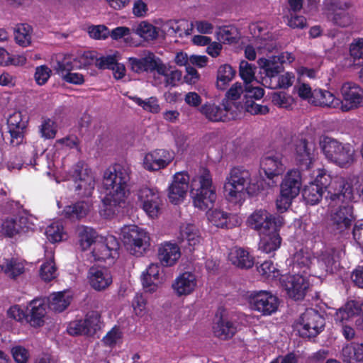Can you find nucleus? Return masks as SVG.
Here are the masks:
<instances>
[{"label":"nucleus","instance_id":"f257e3e1","mask_svg":"<svg viewBox=\"0 0 363 363\" xmlns=\"http://www.w3.org/2000/svg\"><path fill=\"white\" fill-rule=\"evenodd\" d=\"M130 169L127 166L115 164L108 167L104 174V185L106 194L102 199L107 216L115 213L113 208L124 204L130 193L129 183Z\"/></svg>","mask_w":363,"mask_h":363},{"label":"nucleus","instance_id":"f03ea898","mask_svg":"<svg viewBox=\"0 0 363 363\" xmlns=\"http://www.w3.org/2000/svg\"><path fill=\"white\" fill-rule=\"evenodd\" d=\"M259 186L252 182L250 172L244 167H233L225 177L223 193L226 200L240 206L245 201V194H257Z\"/></svg>","mask_w":363,"mask_h":363},{"label":"nucleus","instance_id":"7ed1b4c3","mask_svg":"<svg viewBox=\"0 0 363 363\" xmlns=\"http://www.w3.org/2000/svg\"><path fill=\"white\" fill-rule=\"evenodd\" d=\"M313 182L321 187L322 191H327L325 198L331 208L337 206L340 201L347 202L354 198L353 186L350 182L342 177L332 180L330 175L324 169H318Z\"/></svg>","mask_w":363,"mask_h":363},{"label":"nucleus","instance_id":"20e7f679","mask_svg":"<svg viewBox=\"0 0 363 363\" xmlns=\"http://www.w3.org/2000/svg\"><path fill=\"white\" fill-rule=\"evenodd\" d=\"M190 194L193 204L201 211L211 210L213 208L217 199L216 188L213 185L212 177L208 169H204L190 185Z\"/></svg>","mask_w":363,"mask_h":363},{"label":"nucleus","instance_id":"39448f33","mask_svg":"<svg viewBox=\"0 0 363 363\" xmlns=\"http://www.w3.org/2000/svg\"><path fill=\"white\" fill-rule=\"evenodd\" d=\"M319 145L325 157L340 167H347L354 160V149L350 143H342L331 137L323 136L320 139Z\"/></svg>","mask_w":363,"mask_h":363},{"label":"nucleus","instance_id":"423d86ee","mask_svg":"<svg viewBox=\"0 0 363 363\" xmlns=\"http://www.w3.org/2000/svg\"><path fill=\"white\" fill-rule=\"evenodd\" d=\"M240 104L223 99L219 105L206 103L201 106V113L212 122H228L235 120L242 113Z\"/></svg>","mask_w":363,"mask_h":363},{"label":"nucleus","instance_id":"0eeeda50","mask_svg":"<svg viewBox=\"0 0 363 363\" xmlns=\"http://www.w3.org/2000/svg\"><path fill=\"white\" fill-rule=\"evenodd\" d=\"M302 185L301 174L298 169H292L287 172L280 186V196L277 199V208L279 211L287 210L296 198Z\"/></svg>","mask_w":363,"mask_h":363},{"label":"nucleus","instance_id":"6e6552de","mask_svg":"<svg viewBox=\"0 0 363 363\" xmlns=\"http://www.w3.org/2000/svg\"><path fill=\"white\" fill-rule=\"evenodd\" d=\"M325 325L323 315L317 311L310 308L306 310L295 323V328L302 337H316L322 332Z\"/></svg>","mask_w":363,"mask_h":363},{"label":"nucleus","instance_id":"1a4fd4ad","mask_svg":"<svg viewBox=\"0 0 363 363\" xmlns=\"http://www.w3.org/2000/svg\"><path fill=\"white\" fill-rule=\"evenodd\" d=\"M348 201H340L338 208L331 215L327 230L334 235H342L348 232L354 220L353 207Z\"/></svg>","mask_w":363,"mask_h":363},{"label":"nucleus","instance_id":"9d476101","mask_svg":"<svg viewBox=\"0 0 363 363\" xmlns=\"http://www.w3.org/2000/svg\"><path fill=\"white\" fill-rule=\"evenodd\" d=\"M74 182L75 193L82 198L91 196L95 186L94 177L90 169L86 167L84 161L74 164L70 171Z\"/></svg>","mask_w":363,"mask_h":363},{"label":"nucleus","instance_id":"9b49d317","mask_svg":"<svg viewBox=\"0 0 363 363\" xmlns=\"http://www.w3.org/2000/svg\"><path fill=\"white\" fill-rule=\"evenodd\" d=\"M28 123V118L21 111H16L7 118L6 133H2L3 140L13 147L23 143Z\"/></svg>","mask_w":363,"mask_h":363},{"label":"nucleus","instance_id":"f8f14e48","mask_svg":"<svg viewBox=\"0 0 363 363\" xmlns=\"http://www.w3.org/2000/svg\"><path fill=\"white\" fill-rule=\"evenodd\" d=\"M248 226L258 233L265 234L272 229L281 227L284 218L277 215H273L264 209L255 211L247 218Z\"/></svg>","mask_w":363,"mask_h":363},{"label":"nucleus","instance_id":"ddd939ff","mask_svg":"<svg viewBox=\"0 0 363 363\" xmlns=\"http://www.w3.org/2000/svg\"><path fill=\"white\" fill-rule=\"evenodd\" d=\"M251 308L264 315H269L276 312L279 306V299L268 291H255L248 296Z\"/></svg>","mask_w":363,"mask_h":363},{"label":"nucleus","instance_id":"4468645a","mask_svg":"<svg viewBox=\"0 0 363 363\" xmlns=\"http://www.w3.org/2000/svg\"><path fill=\"white\" fill-rule=\"evenodd\" d=\"M201 240L197 232L192 225H187L184 230L180 232V236L177 240L164 241L160 244L158 250H195L194 247L200 243Z\"/></svg>","mask_w":363,"mask_h":363},{"label":"nucleus","instance_id":"2eb2a0df","mask_svg":"<svg viewBox=\"0 0 363 363\" xmlns=\"http://www.w3.org/2000/svg\"><path fill=\"white\" fill-rule=\"evenodd\" d=\"M342 99L339 107L343 112L363 106V89L354 82H345L340 88Z\"/></svg>","mask_w":363,"mask_h":363},{"label":"nucleus","instance_id":"dca6fc26","mask_svg":"<svg viewBox=\"0 0 363 363\" xmlns=\"http://www.w3.org/2000/svg\"><path fill=\"white\" fill-rule=\"evenodd\" d=\"M128 62L130 69L137 74L152 73L154 72H157L158 74H165L166 65L153 52H148L147 55L140 58L130 57Z\"/></svg>","mask_w":363,"mask_h":363},{"label":"nucleus","instance_id":"f3484780","mask_svg":"<svg viewBox=\"0 0 363 363\" xmlns=\"http://www.w3.org/2000/svg\"><path fill=\"white\" fill-rule=\"evenodd\" d=\"M138 199L143 204V209L150 217H157L162 199L161 193L156 188L142 187L138 191Z\"/></svg>","mask_w":363,"mask_h":363},{"label":"nucleus","instance_id":"a211bd4d","mask_svg":"<svg viewBox=\"0 0 363 363\" xmlns=\"http://www.w3.org/2000/svg\"><path fill=\"white\" fill-rule=\"evenodd\" d=\"M100 314L97 311H90L84 320L72 322L67 328V332L72 335L92 336L100 328Z\"/></svg>","mask_w":363,"mask_h":363},{"label":"nucleus","instance_id":"6ab92c4d","mask_svg":"<svg viewBox=\"0 0 363 363\" xmlns=\"http://www.w3.org/2000/svg\"><path fill=\"white\" fill-rule=\"evenodd\" d=\"M281 283L289 296L295 300L303 299L309 286L306 279L299 274L282 276Z\"/></svg>","mask_w":363,"mask_h":363},{"label":"nucleus","instance_id":"aec40b11","mask_svg":"<svg viewBox=\"0 0 363 363\" xmlns=\"http://www.w3.org/2000/svg\"><path fill=\"white\" fill-rule=\"evenodd\" d=\"M189 188V176L186 173L177 172L168 188V198L173 204L182 202Z\"/></svg>","mask_w":363,"mask_h":363},{"label":"nucleus","instance_id":"412c9836","mask_svg":"<svg viewBox=\"0 0 363 363\" xmlns=\"http://www.w3.org/2000/svg\"><path fill=\"white\" fill-rule=\"evenodd\" d=\"M173 155L164 149H156L147 153L143 160L145 169L158 171L166 168L173 160Z\"/></svg>","mask_w":363,"mask_h":363},{"label":"nucleus","instance_id":"4be33fe9","mask_svg":"<svg viewBox=\"0 0 363 363\" xmlns=\"http://www.w3.org/2000/svg\"><path fill=\"white\" fill-rule=\"evenodd\" d=\"M121 234L122 241L125 246L140 248L149 245L148 233L135 225L124 226L121 229Z\"/></svg>","mask_w":363,"mask_h":363},{"label":"nucleus","instance_id":"5701e85b","mask_svg":"<svg viewBox=\"0 0 363 363\" xmlns=\"http://www.w3.org/2000/svg\"><path fill=\"white\" fill-rule=\"evenodd\" d=\"M260 168L269 179L281 175L285 171L282 156L278 153H267L260 161Z\"/></svg>","mask_w":363,"mask_h":363},{"label":"nucleus","instance_id":"b1692460","mask_svg":"<svg viewBox=\"0 0 363 363\" xmlns=\"http://www.w3.org/2000/svg\"><path fill=\"white\" fill-rule=\"evenodd\" d=\"M314 145L309 143L306 139H301L295 145V160L297 164L303 169H309L313 160Z\"/></svg>","mask_w":363,"mask_h":363},{"label":"nucleus","instance_id":"393cba45","mask_svg":"<svg viewBox=\"0 0 363 363\" xmlns=\"http://www.w3.org/2000/svg\"><path fill=\"white\" fill-rule=\"evenodd\" d=\"M91 286L96 291H102L112 283V276L106 267H91L88 272Z\"/></svg>","mask_w":363,"mask_h":363},{"label":"nucleus","instance_id":"a878e982","mask_svg":"<svg viewBox=\"0 0 363 363\" xmlns=\"http://www.w3.org/2000/svg\"><path fill=\"white\" fill-rule=\"evenodd\" d=\"M197 285L194 274L185 272L178 276L172 283V287L179 296H186L191 294Z\"/></svg>","mask_w":363,"mask_h":363},{"label":"nucleus","instance_id":"bb28decb","mask_svg":"<svg viewBox=\"0 0 363 363\" xmlns=\"http://www.w3.org/2000/svg\"><path fill=\"white\" fill-rule=\"evenodd\" d=\"M75 235L82 250H88L94 244L99 242L100 235L94 228L89 226L78 225L75 229Z\"/></svg>","mask_w":363,"mask_h":363},{"label":"nucleus","instance_id":"cd10ccee","mask_svg":"<svg viewBox=\"0 0 363 363\" xmlns=\"http://www.w3.org/2000/svg\"><path fill=\"white\" fill-rule=\"evenodd\" d=\"M46 314V306L40 300H33L27 309L26 319L33 327L41 326Z\"/></svg>","mask_w":363,"mask_h":363},{"label":"nucleus","instance_id":"c85d7f7f","mask_svg":"<svg viewBox=\"0 0 363 363\" xmlns=\"http://www.w3.org/2000/svg\"><path fill=\"white\" fill-rule=\"evenodd\" d=\"M310 104L316 106L339 108L341 99L335 96L330 91L321 89H315Z\"/></svg>","mask_w":363,"mask_h":363},{"label":"nucleus","instance_id":"c756f323","mask_svg":"<svg viewBox=\"0 0 363 363\" xmlns=\"http://www.w3.org/2000/svg\"><path fill=\"white\" fill-rule=\"evenodd\" d=\"M279 60V57H276L275 55H273L269 58H259L257 63L265 75L267 77L272 78L278 76L284 71V66L281 65Z\"/></svg>","mask_w":363,"mask_h":363},{"label":"nucleus","instance_id":"7c9ffc66","mask_svg":"<svg viewBox=\"0 0 363 363\" xmlns=\"http://www.w3.org/2000/svg\"><path fill=\"white\" fill-rule=\"evenodd\" d=\"M280 228H275L265 234L259 235L258 250H278L281 243V238L279 235Z\"/></svg>","mask_w":363,"mask_h":363},{"label":"nucleus","instance_id":"2f4dec72","mask_svg":"<svg viewBox=\"0 0 363 363\" xmlns=\"http://www.w3.org/2000/svg\"><path fill=\"white\" fill-rule=\"evenodd\" d=\"M26 221L27 218L24 217H21L18 219L13 218H6L2 223V230L6 236L10 238L21 232L25 233L27 231L28 227L22 225H25Z\"/></svg>","mask_w":363,"mask_h":363},{"label":"nucleus","instance_id":"473e14b6","mask_svg":"<svg viewBox=\"0 0 363 363\" xmlns=\"http://www.w3.org/2000/svg\"><path fill=\"white\" fill-rule=\"evenodd\" d=\"M342 359L345 363L363 362V344L352 342L342 350Z\"/></svg>","mask_w":363,"mask_h":363},{"label":"nucleus","instance_id":"72a5a7b5","mask_svg":"<svg viewBox=\"0 0 363 363\" xmlns=\"http://www.w3.org/2000/svg\"><path fill=\"white\" fill-rule=\"evenodd\" d=\"M228 257L232 264L241 269L251 268L255 263V259L249 251H230Z\"/></svg>","mask_w":363,"mask_h":363},{"label":"nucleus","instance_id":"f704fd0d","mask_svg":"<svg viewBox=\"0 0 363 363\" xmlns=\"http://www.w3.org/2000/svg\"><path fill=\"white\" fill-rule=\"evenodd\" d=\"M89 211V206L84 201H77L67 206L63 210V215L72 221L84 218Z\"/></svg>","mask_w":363,"mask_h":363},{"label":"nucleus","instance_id":"c9c22d12","mask_svg":"<svg viewBox=\"0 0 363 363\" xmlns=\"http://www.w3.org/2000/svg\"><path fill=\"white\" fill-rule=\"evenodd\" d=\"M214 335L221 340L231 338L236 333L235 325L227 319L220 318L213 325Z\"/></svg>","mask_w":363,"mask_h":363},{"label":"nucleus","instance_id":"e433bc0d","mask_svg":"<svg viewBox=\"0 0 363 363\" xmlns=\"http://www.w3.org/2000/svg\"><path fill=\"white\" fill-rule=\"evenodd\" d=\"M160 267L157 264H152L143 274L142 283L144 289L150 293L155 292L157 289V282H149V279L160 280Z\"/></svg>","mask_w":363,"mask_h":363},{"label":"nucleus","instance_id":"4c0bfd02","mask_svg":"<svg viewBox=\"0 0 363 363\" xmlns=\"http://www.w3.org/2000/svg\"><path fill=\"white\" fill-rule=\"evenodd\" d=\"M318 262L325 266V270L333 272L340 266L339 251H321L318 257Z\"/></svg>","mask_w":363,"mask_h":363},{"label":"nucleus","instance_id":"58836bf2","mask_svg":"<svg viewBox=\"0 0 363 363\" xmlns=\"http://www.w3.org/2000/svg\"><path fill=\"white\" fill-rule=\"evenodd\" d=\"M72 297L65 292L52 294L49 297V308L55 312H62L70 304Z\"/></svg>","mask_w":363,"mask_h":363},{"label":"nucleus","instance_id":"ea45409f","mask_svg":"<svg viewBox=\"0 0 363 363\" xmlns=\"http://www.w3.org/2000/svg\"><path fill=\"white\" fill-rule=\"evenodd\" d=\"M235 70L228 64L220 65L217 72L216 86L220 90L226 89L235 75Z\"/></svg>","mask_w":363,"mask_h":363},{"label":"nucleus","instance_id":"a19ab883","mask_svg":"<svg viewBox=\"0 0 363 363\" xmlns=\"http://www.w3.org/2000/svg\"><path fill=\"white\" fill-rule=\"evenodd\" d=\"M361 311L360 306L358 302L351 301L347 302L342 308H340L335 315V320L338 322L348 320Z\"/></svg>","mask_w":363,"mask_h":363},{"label":"nucleus","instance_id":"79ce46f5","mask_svg":"<svg viewBox=\"0 0 363 363\" xmlns=\"http://www.w3.org/2000/svg\"><path fill=\"white\" fill-rule=\"evenodd\" d=\"M323 192L321 190V187L311 182L303 187L302 196L307 203L315 205L321 200Z\"/></svg>","mask_w":363,"mask_h":363},{"label":"nucleus","instance_id":"37998d69","mask_svg":"<svg viewBox=\"0 0 363 363\" xmlns=\"http://www.w3.org/2000/svg\"><path fill=\"white\" fill-rule=\"evenodd\" d=\"M32 28L27 23L18 24L14 29V38L17 44L27 47L31 42Z\"/></svg>","mask_w":363,"mask_h":363},{"label":"nucleus","instance_id":"c03bdc74","mask_svg":"<svg viewBox=\"0 0 363 363\" xmlns=\"http://www.w3.org/2000/svg\"><path fill=\"white\" fill-rule=\"evenodd\" d=\"M2 270L5 274L12 279H16L25 272V264L23 262L11 259L6 260L5 264L1 265Z\"/></svg>","mask_w":363,"mask_h":363},{"label":"nucleus","instance_id":"a18cd8bd","mask_svg":"<svg viewBox=\"0 0 363 363\" xmlns=\"http://www.w3.org/2000/svg\"><path fill=\"white\" fill-rule=\"evenodd\" d=\"M130 99L145 111L152 113H157L160 111L158 99L155 96L149 97L145 100H143L137 96H130Z\"/></svg>","mask_w":363,"mask_h":363},{"label":"nucleus","instance_id":"49530a36","mask_svg":"<svg viewBox=\"0 0 363 363\" xmlns=\"http://www.w3.org/2000/svg\"><path fill=\"white\" fill-rule=\"evenodd\" d=\"M323 11L326 15H330L339 11H347L352 6V3L347 0H324Z\"/></svg>","mask_w":363,"mask_h":363},{"label":"nucleus","instance_id":"de8ad7c7","mask_svg":"<svg viewBox=\"0 0 363 363\" xmlns=\"http://www.w3.org/2000/svg\"><path fill=\"white\" fill-rule=\"evenodd\" d=\"M45 235L52 243L59 242L66 236L63 226L59 222H55L48 225L45 230Z\"/></svg>","mask_w":363,"mask_h":363},{"label":"nucleus","instance_id":"09e8293b","mask_svg":"<svg viewBox=\"0 0 363 363\" xmlns=\"http://www.w3.org/2000/svg\"><path fill=\"white\" fill-rule=\"evenodd\" d=\"M50 255L48 257L49 260L44 262L40 270V276L45 281H50L56 277V267L53 261L52 251H48Z\"/></svg>","mask_w":363,"mask_h":363},{"label":"nucleus","instance_id":"8fccbe9b","mask_svg":"<svg viewBox=\"0 0 363 363\" xmlns=\"http://www.w3.org/2000/svg\"><path fill=\"white\" fill-rule=\"evenodd\" d=\"M135 33L146 40H152L157 38L156 28L145 21L141 22L135 28Z\"/></svg>","mask_w":363,"mask_h":363},{"label":"nucleus","instance_id":"3c124183","mask_svg":"<svg viewBox=\"0 0 363 363\" xmlns=\"http://www.w3.org/2000/svg\"><path fill=\"white\" fill-rule=\"evenodd\" d=\"M181 257V251H159L157 258L164 267H171Z\"/></svg>","mask_w":363,"mask_h":363},{"label":"nucleus","instance_id":"603ef678","mask_svg":"<svg viewBox=\"0 0 363 363\" xmlns=\"http://www.w3.org/2000/svg\"><path fill=\"white\" fill-rule=\"evenodd\" d=\"M218 40L223 43L231 44L237 41V30L233 26H223L217 33Z\"/></svg>","mask_w":363,"mask_h":363},{"label":"nucleus","instance_id":"864d4df0","mask_svg":"<svg viewBox=\"0 0 363 363\" xmlns=\"http://www.w3.org/2000/svg\"><path fill=\"white\" fill-rule=\"evenodd\" d=\"M333 24L342 28L348 26L352 23V19L347 11H339L327 15Z\"/></svg>","mask_w":363,"mask_h":363},{"label":"nucleus","instance_id":"5fc2aeb1","mask_svg":"<svg viewBox=\"0 0 363 363\" xmlns=\"http://www.w3.org/2000/svg\"><path fill=\"white\" fill-rule=\"evenodd\" d=\"M239 69L240 76L245 84L251 83L255 79V67H252L247 61L240 62Z\"/></svg>","mask_w":363,"mask_h":363},{"label":"nucleus","instance_id":"6e6d98bb","mask_svg":"<svg viewBox=\"0 0 363 363\" xmlns=\"http://www.w3.org/2000/svg\"><path fill=\"white\" fill-rule=\"evenodd\" d=\"M242 111L245 109V111L250 113L252 115H265L269 113V108L267 106L258 104L255 102V100H246L244 101Z\"/></svg>","mask_w":363,"mask_h":363},{"label":"nucleus","instance_id":"4d7b16f0","mask_svg":"<svg viewBox=\"0 0 363 363\" xmlns=\"http://www.w3.org/2000/svg\"><path fill=\"white\" fill-rule=\"evenodd\" d=\"M230 216V213L220 209H215L210 214V220L217 227L228 228V220Z\"/></svg>","mask_w":363,"mask_h":363},{"label":"nucleus","instance_id":"13d9d810","mask_svg":"<svg viewBox=\"0 0 363 363\" xmlns=\"http://www.w3.org/2000/svg\"><path fill=\"white\" fill-rule=\"evenodd\" d=\"M52 74L51 69L45 65L38 66L35 68L34 79L39 86H43L47 83Z\"/></svg>","mask_w":363,"mask_h":363},{"label":"nucleus","instance_id":"bf43d9fd","mask_svg":"<svg viewBox=\"0 0 363 363\" xmlns=\"http://www.w3.org/2000/svg\"><path fill=\"white\" fill-rule=\"evenodd\" d=\"M92 256L96 261L104 262L107 265L114 263L115 259L118 257V251H92Z\"/></svg>","mask_w":363,"mask_h":363},{"label":"nucleus","instance_id":"052dcab7","mask_svg":"<svg viewBox=\"0 0 363 363\" xmlns=\"http://www.w3.org/2000/svg\"><path fill=\"white\" fill-rule=\"evenodd\" d=\"M245 94L244 100H259L262 99L264 94V89L259 86H253L251 83L245 85Z\"/></svg>","mask_w":363,"mask_h":363},{"label":"nucleus","instance_id":"680f3d73","mask_svg":"<svg viewBox=\"0 0 363 363\" xmlns=\"http://www.w3.org/2000/svg\"><path fill=\"white\" fill-rule=\"evenodd\" d=\"M40 133L46 139L54 138L57 133L55 123L50 118L45 120L41 125Z\"/></svg>","mask_w":363,"mask_h":363},{"label":"nucleus","instance_id":"e2e57ef3","mask_svg":"<svg viewBox=\"0 0 363 363\" xmlns=\"http://www.w3.org/2000/svg\"><path fill=\"white\" fill-rule=\"evenodd\" d=\"M311 251H296L293 262L300 267H308L311 263Z\"/></svg>","mask_w":363,"mask_h":363},{"label":"nucleus","instance_id":"0e129e2a","mask_svg":"<svg viewBox=\"0 0 363 363\" xmlns=\"http://www.w3.org/2000/svg\"><path fill=\"white\" fill-rule=\"evenodd\" d=\"M89 35L94 39H106L109 36V30L104 25L92 26L89 28Z\"/></svg>","mask_w":363,"mask_h":363},{"label":"nucleus","instance_id":"69168bd1","mask_svg":"<svg viewBox=\"0 0 363 363\" xmlns=\"http://www.w3.org/2000/svg\"><path fill=\"white\" fill-rule=\"evenodd\" d=\"M11 354L16 363H27L30 357L29 352L22 346L13 347Z\"/></svg>","mask_w":363,"mask_h":363},{"label":"nucleus","instance_id":"338daca9","mask_svg":"<svg viewBox=\"0 0 363 363\" xmlns=\"http://www.w3.org/2000/svg\"><path fill=\"white\" fill-rule=\"evenodd\" d=\"M350 53L354 60L363 57V38H359L351 43Z\"/></svg>","mask_w":363,"mask_h":363},{"label":"nucleus","instance_id":"774afa93","mask_svg":"<svg viewBox=\"0 0 363 363\" xmlns=\"http://www.w3.org/2000/svg\"><path fill=\"white\" fill-rule=\"evenodd\" d=\"M352 235L357 246L363 249V220H358L354 223Z\"/></svg>","mask_w":363,"mask_h":363}]
</instances>
